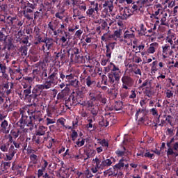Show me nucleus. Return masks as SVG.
<instances>
[{
  "instance_id": "e2e57ef3",
  "label": "nucleus",
  "mask_w": 178,
  "mask_h": 178,
  "mask_svg": "<svg viewBox=\"0 0 178 178\" xmlns=\"http://www.w3.org/2000/svg\"><path fill=\"white\" fill-rule=\"evenodd\" d=\"M58 74L60 76V79H61V81H65V79L66 81L67 74H65L62 71H60V72L58 71Z\"/></svg>"
},
{
  "instance_id": "bb28decb",
  "label": "nucleus",
  "mask_w": 178,
  "mask_h": 178,
  "mask_svg": "<svg viewBox=\"0 0 178 178\" xmlns=\"http://www.w3.org/2000/svg\"><path fill=\"white\" fill-rule=\"evenodd\" d=\"M33 10L31 8H25L22 10V15L27 20H33Z\"/></svg>"
},
{
  "instance_id": "6ab92c4d",
  "label": "nucleus",
  "mask_w": 178,
  "mask_h": 178,
  "mask_svg": "<svg viewBox=\"0 0 178 178\" xmlns=\"http://www.w3.org/2000/svg\"><path fill=\"white\" fill-rule=\"evenodd\" d=\"M86 92H87L86 86H81L80 88H78L75 92H73L72 94H74L76 98L83 99L84 97H86Z\"/></svg>"
},
{
  "instance_id": "4be33fe9",
  "label": "nucleus",
  "mask_w": 178,
  "mask_h": 178,
  "mask_svg": "<svg viewBox=\"0 0 178 178\" xmlns=\"http://www.w3.org/2000/svg\"><path fill=\"white\" fill-rule=\"evenodd\" d=\"M115 42H110L106 45V57L108 59L112 58V52L115 49Z\"/></svg>"
},
{
  "instance_id": "cd10ccee",
  "label": "nucleus",
  "mask_w": 178,
  "mask_h": 178,
  "mask_svg": "<svg viewBox=\"0 0 178 178\" xmlns=\"http://www.w3.org/2000/svg\"><path fill=\"white\" fill-rule=\"evenodd\" d=\"M124 168V157H122L115 165L113 166V170L115 172H118L122 170Z\"/></svg>"
},
{
  "instance_id": "423d86ee",
  "label": "nucleus",
  "mask_w": 178,
  "mask_h": 178,
  "mask_svg": "<svg viewBox=\"0 0 178 178\" xmlns=\"http://www.w3.org/2000/svg\"><path fill=\"white\" fill-rule=\"evenodd\" d=\"M88 98L92 99V103L93 102V104H95V101H98V102H100L102 105H105L107 101L106 97H105L104 94H102L101 92H97L95 90L89 92Z\"/></svg>"
},
{
  "instance_id": "f03ea898",
  "label": "nucleus",
  "mask_w": 178,
  "mask_h": 178,
  "mask_svg": "<svg viewBox=\"0 0 178 178\" xmlns=\"http://www.w3.org/2000/svg\"><path fill=\"white\" fill-rule=\"evenodd\" d=\"M44 90H49L45 83L36 85L33 88L31 95H30V101L31 99H33V102H38L40 99L44 101L47 93L44 92Z\"/></svg>"
},
{
  "instance_id": "0e129e2a",
  "label": "nucleus",
  "mask_w": 178,
  "mask_h": 178,
  "mask_svg": "<svg viewBox=\"0 0 178 178\" xmlns=\"http://www.w3.org/2000/svg\"><path fill=\"white\" fill-rule=\"evenodd\" d=\"M6 17H8V16L1 14L0 15V23H1L3 24H6Z\"/></svg>"
},
{
  "instance_id": "c756f323",
  "label": "nucleus",
  "mask_w": 178,
  "mask_h": 178,
  "mask_svg": "<svg viewBox=\"0 0 178 178\" xmlns=\"http://www.w3.org/2000/svg\"><path fill=\"white\" fill-rule=\"evenodd\" d=\"M48 130V127H44L43 125L39 126L38 130L35 131V136H45V133H47Z\"/></svg>"
},
{
  "instance_id": "f704fd0d",
  "label": "nucleus",
  "mask_w": 178,
  "mask_h": 178,
  "mask_svg": "<svg viewBox=\"0 0 178 178\" xmlns=\"http://www.w3.org/2000/svg\"><path fill=\"white\" fill-rule=\"evenodd\" d=\"M158 45L159 44L157 42L151 43L149 47L147 49V52L149 54H155V49H158Z\"/></svg>"
},
{
  "instance_id": "72a5a7b5",
  "label": "nucleus",
  "mask_w": 178,
  "mask_h": 178,
  "mask_svg": "<svg viewBox=\"0 0 178 178\" xmlns=\"http://www.w3.org/2000/svg\"><path fill=\"white\" fill-rule=\"evenodd\" d=\"M37 67H39L40 70H48V64L45 61H39L36 63Z\"/></svg>"
},
{
  "instance_id": "7ed1b4c3",
  "label": "nucleus",
  "mask_w": 178,
  "mask_h": 178,
  "mask_svg": "<svg viewBox=\"0 0 178 178\" xmlns=\"http://www.w3.org/2000/svg\"><path fill=\"white\" fill-rule=\"evenodd\" d=\"M58 81H62V80L59 79V70L56 67H51L49 71L48 76L44 84L47 86V88L49 89L56 86Z\"/></svg>"
},
{
  "instance_id": "37998d69",
  "label": "nucleus",
  "mask_w": 178,
  "mask_h": 178,
  "mask_svg": "<svg viewBox=\"0 0 178 178\" xmlns=\"http://www.w3.org/2000/svg\"><path fill=\"white\" fill-rule=\"evenodd\" d=\"M65 56H66V55L65 54H63L62 52H58V53H56L55 59H56V60H58L60 58V60L62 62H64Z\"/></svg>"
},
{
  "instance_id": "603ef678",
  "label": "nucleus",
  "mask_w": 178,
  "mask_h": 178,
  "mask_svg": "<svg viewBox=\"0 0 178 178\" xmlns=\"http://www.w3.org/2000/svg\"><path fill=\"white\" fill-rule=\"evenodd\" d=\"M0 149L2 151V152H8V150L9 149V144H3L0 146Z\"/></svg>"
},
{
  "instance_id": "20e7f679",
  "label": "nucleus",
  "mask_w": 178,
  "mask_h": 178,
  "mask_svg": "<svg viewBox=\"0 0 178 178\" xmlns=\"http://www.w3.org/2000/svg\"><path fill=\"white\" fill-rule=\"evenodd\" d=\"M113 67L111 69V72L108 74V82L111 84H115V83H119L120 81V69L116 66V65L111 63Z\"/></svg>"
},
{
  "instance_id": "f257e3e1",
  "label": "nucleus",
  "mask_w": 178,
  "mask_h": 178,
  "mask_svg": "<svg viewBox=\"0 0 178 178\" xmlns=\"http://www.w3.org/2000/svg\"><path fill=\"white\" fill-rule=\"evenodd\" d=\"M19 113L21 118L17 122V127L23 130L26 129L25 127L26 126V127H29V130H33V128L35 126V123L33 121L30 109L20 108Z\"/></svg>"
},
{
  "instance_id": "5fc2aeb1",
  "label": "nucleus",
  "mask_w": 178,
  "mask_h": 178,
  "mask_svg": "<svg viewBox=\"0 0 178 178\" xmlns=\"http://www.w3.org/2000/svg\"><path fill=\"white\" fill-rule=\"evenodd\" d=\"M158 60L153 61L152 63V72H158Z\"/></svg>"
},
{
  "instance_id": "ddd939ff",
  "label": "nucleus",
  "mask_w": 178,
  "mask_h": 178,
  "mask_svg": "<svg viewBox=\"0 0 178 178\" xmlns=\"http://www.w3.org/2000/svg\"><path fill=\"white\" fill-rule=\"evenodd\" d=\"M29 131V129H18L16 130H11L10 131V136L13 137V138L16 139L17 137H19V139L20 141H24V134L27 133Z\"/></svg>"
},
{
  "instance_id": "473e14b6",
  "label": "nucleus",
  "mask_w": 178,
  "mask_h": 178,
  "mask_svg": "<svg viewBox=\"0 0 178 178\" xmlns=\"http://www.w3.org/2000/svg\"><path fill=\"white\" fill-rule=\"evenodd\" d=\"M88 100L83 101L81 102V100H79L78 102V105H81V106H86V108H91L92 106V100L91 98H88Z\"/></svg>"
},
{
  "instance_id": "412c9836",
  "label": "nucleus",
  "mask_w": 178,
  "mask_h": 178,
  "mask_svg": "<svg viewBox=\"0 0 178 178\" xmlns=\"http://www.w3.org/2000/svg\"><path fill=\"white\" fill-rule=\"evenodd\" d=\"M16 152H17V149H15V146L11 145L10 147H8V152L6 154L5 161H12Z\"/></svg>"
},
{
  "instance_id": "13d9d810",
  "label": "nucleus",
  "mask_w": 178,
  "mask_h": 178,
  "mask_svg": "<svg viewBox=\"0 0 178 178\" xmlns=\"http://www.w3.org/2000/svg\"><path fill=\"white\" fill-rule=\"evenodd\" d=\"M75 77H76V76H75V75H74V74H72V73H70V74H67L66 80H65L66 83L70 82V81H72L73 79H74Z\"/></svg>"
},
{
  "instance_id": "09e8293b",
  "label": "nucleus",
  "mask_w": 178,
  "mask_h": 178,
  "mask_svg": "<svg viewBox=\"0 0 178 178\" xmlns=\"http://www.w3.org/2000/svg\"><path fill=\"white\" fill-rule=\"evenodd\" d=\"M28 8V9H32V10H34L35 9V4H33L31 3H29V1H26L24 3V8L23 9H26V8Z\"/></svg>"
},
{
  "instance_id": "c9c22d12",
  "label": "nucleus",
  "mask_w": 178,
  "mask_h": 178,
  "mask_svg": "<svg viewBox=\"0 0 178 178\" xmlns=\"http://www.w3.org/2000/svg\"><path fill=\"white\" fill-rule=\"evenodd\" d=\"M33 143H35L37 145H40L42 144V138H41V136L33 135L32 138Z\"/></svg>"
},
{
  "instance_id": "2f4dec72",
  "label": "nucleus",
  "mask_w": 178,
  "mask_h": 178,
  "mask_svg": "<svg viewBox=\"0 0 178 178\" xmlns=\"http://www.w3.org/2000/svg\"><path fill=\"white\" fill-rule=\"evenodd\" d=\"M161 26H168V13L163 12L161 15H159Z\"/></svg>"
},
{
  "instance_id": "a211bd4d",
  "label": "nucleus",
  "mask_w": 178,
  "mask_h": 178,
  "mask_svg": "<svg viewBox=\"0 0 178 178\" xmlns=\"http://www.w3.org/2000/svg\"><path fill=\"white\" fill-rule=\"evenodd\" d=\"M11 127L12 124H9L6 120H3L1 123L0 133H3V134H9Z\"/></svg>"
},
{
  "instance_id": "4468645a",
  "label": "nucleus",
  "mask_w": 178,
  "mask_h": 178,
  "mask_svg": "<svg viewBox=\"0 0 178 178\" xmlns=\"http://www.w3.org/2000/svg\"><path fill=\"white\" fill-rule=\"evenodd\" d=\"M43 165L41 167V169H39L38 170V177H42V178H54V177H52V175H50L49 174H48L47 172H45V174L44 175V172H45V170H47V168L48 167V161H47V160L43 159Z\"/></svg>"
},
{
  "instance_id": "b1692460",
  "label": "nucleus",
  "mask_w": 178,
  "mask_h": 178,
  "mask_svg": "<svg viewBox=\"0 0 178 178\" xmlns=\"http://www.w3.org/2000/svg\"><path fill=\"white\" fill-rule=\"evenodd\" d=\"M136 28L131 27L127 30L124 33V38L126 40H130V38H136Z\"/></svg>"
},
{
  "instance_id": "9d476101",
  "label": "nucleus",
  "mask_w": 178,
  "mask_h": 178,
  "mask_svg": "<svg viewBox=\"0 0 178 178\" xmlns=\"http://www.w3.org/2000/svg\"><path fill=\"white\" fill-rule=\"evenodd\" d=\"M30 112L32 120L33 123H35V127H37L38 124H40L44 122V118H42V114L41 113V111L30 109Z\"/></svg>"
},
{
  "instance_id": "de8ad7c7",
  "label": "nucleus",
  "mask_w": 178,
  "mask_h": 178,
  "mask_svg": "<svg viewBox=\"0 0 178 178\" xmlns=\"http://www.w3.org/2000/svg\"><path fill=\"white\" fill-rule=\"evenodd\" d=\"M137 3H140V8H147L148 6H149L148 0H139L137 1Z\"/></svg>"
},
{
  "instance_id": "c03bdc74",
  "label": "nucleus",
  "mask_w": 178,
  "mask_h": 178,
  "mask_svg": "<svg viewBox=\"0 0 178 178\" xmlns=\"http://www.w3.org/2000/svg\"><path fill=\"white\" fill-rule=\"evenodd\" d=\"M29 49L27 48V46H21L19 51L21 53L22 56H27V50Z\"/></svg>"
},
{
  "instance_id": "7c9ffc66",
  "label": "nucleus",
  "mask_w": 178,
  "mask_h": 178,
  "mask_svg": "<svg viewBox=\"0 0 178 178\" xmlns=\"http://www.w3.org/2000/svg\"><path fill=\"white\" fill-rule=\"evenodd\" d=\"M95 154H97V152L92 149H86L84 150V154L86 155V158L85 159V161H87V159H90V158H92V156H95Z\"/></svg>"
},
{
  "instance_id": "338daca9",
  "label": "nucleus",
  "mask_w": 178,
  "mask_h": 178,
  "mask_svg": "<svg viewBox=\"0 0 178 178\" xmlns=\"http://www.w3.org/2000/svg\"><path fill=\"white\" fill-rule=\"evenodd\" d=\"M165 97L166 98H172L173 97V91L169 89L165 90Z\"/></svg>"
},
{
  "instance_id": "864d4df0",
  "label": "nucleus",
  "mask_w": 178,
  "mask_h": 178,
  "mask_svg": "<svg viewBox=\"0 0 178 178\" xmlns=\"http://www.w3.org/2000/svg\"><path fill=\"white\" fill-rule=\"evenodd\" d=\"M61 92L65 95H69V93L70 92V86L69 84H67L65 88L62 90Z\"/></svg>"
},
{
  "instance_id": "1a4fd4ad",
  "label": "nucleus",
  "mask_w": 178,
  "mask_h": 178,
  "mask_svg": "<svg viewBox=\"0 0 178 178\" xmlns=\"http://www.w3.org/2000/svg\"><path fill=\"white\" fill-rule=\"evenodd\" d=\"M121 81L122 83V90H130V88L134 86V79L129 74H124L121 78Z\"/></svg>"
},
{
  "instance_id": "69168bd1",
  "label": "nucleus",
  "mask_w": 178,
  "mask_h": 178,
  "mask_svg": "<svg viewBox=\"0 0 178 178\" xmlns=\"http://www.w3.org/2000/svg\"><path fill=\"white\" fill-rule=\"evenodd\" d=\"M38 12H40V13H44V12H47V7L44 6V3H41L38 8Z\"/></svg>"
},
{
  "instance_id": "a18cd8bd",
  "label": "nucleus",
  "mask_w": 178,
  "mask_h": 178,
  "mask_svg": "<svg viewBox=\"0 0 178 178\" xmlns=\"http://www.w3.org/2000/svg\"><path fill=\"white\" fill-rule=\"evenodd\" d=\"M122 149L123 150L118 149L117 151H115V154L118 157L124 156V154H126V151H127V149L124 146H122Z\"/></svg>"
},
{
  "instance_id": "4c0bfd02",
  "label": "nucleus",
  "mask_w": 178,
  "mask_h": 178,
  "mask_svg": "<svg viewBox=\"0 0 178 178\" xmlns=\"http://www.w3.org/2000/svg\"><path fill=\"white\" fill-rule=\"evenodd\" d=\"M79 79H77V76H75L70 82H69V86H72V87H74L75 88H77L79 87Z\"/></svg>"
},
{
  "instance_id": "2eb2a0df",
  "label": "nucleus",
  "mask_w": 178,
  "mask_h": 178,
  "mask_svg": "<svg viewBox=\"0 0 178 178\" xmlns=\"http://www.w3.org/2000/svg\"><path fill=\"white\" fill-rule=\"evenodd\" d=\"M86 15L92 19H98L99 16V7H97V6L96 7H88Z\"/></svg>"
},
{
  "instance_id": "6e6d98bb",
  "label": "nucleus",
  "mask_w": 178,
  "mask_h": 178,
  "mask_svg": "<svg viewBox=\"0 0 178 178\" xmlns=\"http://www.w3.org/2000/svg\"><path fill=\"white\" fill-rule=\"evenodd\" d=\"M8 4L6 3H3L1 5L0 3V10L1 12H3L4 13H6L8 12Z\"/></svg>"
},
{
  "instance_id": "79ce46f5",
  "label": "nucleus",
  "mask_w": 178,
  "mask_h": 178,
  "mask_svg": "<svg viewBox=\"0 0 178 178\" xmlns=\"http://www.w3.org/2000/svg\"><path fill=\"white\" fill-rule=\"evenodd\" d=\"M48 70H43V71H40L39 72V76L41 79V80H46L47 79H48V73H47Z\"/></svg>"
},
{
  "instance_id": "5701e85b",
  "label": "nucleus",
  "mask_w": 178,
  "mask_h": 178,
  "mask_svg": "<svg viewBox=\"0 0 178 178\" xmlns=\"http://www.w3.org/2000/svg\"><path fill=\"white\" fill-rule=\"evenodd\" d=\"M154 9L155 11L152 12L153 16H154V19L156 20H159V17H158V15L163 13V10H162V5L156 4L154 6Z\"/></svg>"
},
{
  "instance_id": "9b49d317",
  "label": "nucleus",
  "mask_w": 178,
  "mask_h": 178,
  "mask_svg": "<svg viewBox=\"0 0 178 178\" xmlns=\"http://www.w3.org/2000/svg\"><path fill=\"white\" fill-rule=\"evenodd\" d=\"M95 162L97 163V168H100V169H104V168H109V166H112V160L110 159H105V157H103L102 160L101 156L95 157Z\"/></svg>"
},
{
  "instance_id": "052dcab7",
  "label": "nucleus",
  "mask_w": 178,
  "mask_h": 178,
  "mask_svg": "<svg viewBox=\"0 0 178 178\" xmlns=\"http://www.w3.org/2000/svg\"><path fill=\"white\" fill-rule=\"evenodd\" d=\"M6 69H8L6 64L0 63V73H4V72H6Z\"/></svg>"
},
{
  "instance_id": "0eeeda50",
  "label": "nucleus",
  "mask_w": 178,
  "mask_h": 178,
  "mask_svg": "<svg viewBox=\"0 0 178 178\" xmlns=\"http://www.w3.org/2000/svg\"><path fill=\"white\" fill-rule=\"evenodd\" d=\"M22 89L19 94V98L21 99H29L30 101V95H31V92H33V90H31L32 85L28 83H22Z\"/></svg>"
},
{
  "instance_id": "6e6552de",
  "label": "nucleus",
  "mask_w": 178,
  "mask_h": 178,
  "mask_svg": "<svg viewBox=\"0 0 178 178\" xmlns=\"http://www.w3.org/2000/svg\"><path fill=\"white\" fill-rule=\"evenodd\" d=\"M23 23H24V22L19 19V17H17V15H8L6 17V24L12 26L15 29H17V27L20 29V27L23 26Z\"/></svg>"
},
{
  "instance_id": "ea45409f",
  "label": "nucleus",
  "mask_w": 178,
  "mask_h": 178,
  "mask_svg": "<svg viewBox=\"0 0 178 178\" xmlns=\"http://www.w3.org/2000/svg\"><path fill=\"white\" fill-rule=\"evenodd\" d=\"M74 95H73V93L70 95V98H71V102H72V106H76V105H78L79 104V98H77V97H74Z\"/></svg>"
},
{
  "instance_id": "58836bf2",
  "label": "nucleus",
  "mask_w": 178,
  "mask_h": 178,
  "mask_svg": "<svg viewBox=\"0 0 178 178\" xmlns=\"http://www.w3.org/2000/svg\"><path fill=\"white\" fill-rule=\"evenodd\" d=\"M173 40L174 41L176 40V36L174 34H170L165 38L166 42H169L170 45H173Z\"/></svg>"
},
{
  "instance_id": "8fccbe9b",
  "label": "nucleus",
  "mask_w": 178,
  "mask_h": 178,
  "mask_svg": "<svg viewBox=\"0 0 178 178\" xmlns=\"http://www.w3.org/2000/svg\"><path fill=\"white\" fill-rule=\"evenodd\" d=\"M145 31H147V28L144 27V24H141L140 26L139 35H147Z\"/></svg>"
},
{
  "instance_id": "39448f33",
  "label": "nucleus",
  "mask_w": 178,
  "mask_h": 178,
  "mask_svg": "<svg viewBox=\"0 0 178 178\" xmlns=\"http://www.w3.org/2000/svg\"><path fill=\"white\" fill-rule=\"evenodd\" d=\"M168 147L167 156H178V141L175 142V138H172L166 143Z\"/></svg>"
},
{
  "instance_id": "49530a36",
  "label": "nucleus",
  "mask_w": 178,
  "mask_h": 178,
  "mask_svg": "<svg viewBox=\"0 0 178 178\" xmlns=\"http://www.w3.org/2000/svg\"><path fill=\"white\" fill-rule=\"evenodd\" d=\"M29 159L31 162H32L33 165H37V161H38V156L36 154H30Z\"/></svg>"
},
{
  "instance_id": "e433bc0d",
  "label": "nucleus",
  "mask_w": 178,
  "mask_h": 178,
  "mask_svg": "<svg viewBox=\"0 0 178 178\" xmlns=\"http://www.w3.org/2000/svg\"><path fill=\"white\" fill-rule=\"evenodd\" d=\"M10 162H2L0 166V169L2 172H6L10 168Z\"/></svg>"
},
{
  "instance_id": "c85d7f7f",
  "label": "nucleus",
  "mask_w": 178,
  "mask_h": 178,
  "mask_svg": "<svg viewBox=\"0 0 178 178\" xmlns=\"http://www.w3.org/2000/svg\"><path fill=\"white\" fill-rule=\"evenodd\" d=\"M3 45L7 47L8 51H10L13 47V42H12V38H8V35H6L3 40Z\"/></svg>"
},
{
  "instance_id": "680f3d73",
  "label": "nucleus",
  "mask_w": 178,
  "mask_h": 178,
  "mask_svg": "<svg viewBox=\"0 0 178 178\" xmlns=\"http://www.w3.org/2000/svg\"><path fill=\"white\" fill-rule=\"evenodd\" d=\"M79 137V134H77V131L76 130H72V133L71 134V138L72 141H76V138Z\"/></svg>"
},
{
  "instance_id": "dca6fc26",
  "label": "nucleus",
  "mask_w": 178,
  "mask_h": 178,
  "mask_svg": "<svg viewBox=\"0 0 178 178\" xmlns=\"http://www.w3.org/2000/svg\"><path fill=\"white\" fill-rule=\"evenodd\" d=\"M97 23L99 24L96 27V31L98 34H101L102 30H106V31L109 30V26H108V19H100L97 21Z\"/></svg>"
},
{
  "instance_id": "f8f14e48",
  "label": "nucleus",
  "mask_w": 178,
  "mask_h": 178,
  "mask_svg": "<svg viewBox=\"0 0 178 178\" xmlns=\"http://www.w3.org/2000/svg\"><path fill=\"white\" fill-rule=\"evenodd\" d=\"M103 8H104L102 11V17L105 19L108 13H111L113 10V1H106L103 4Z\"/></svg>"
},
{
  "instance_id": "a19ab883",
  "label": "nucleus",
  "mask_w": 178,
  "mask_h": 178,
  "mask_svg": "<svg viewBox=\"0 0 178 178\" xmlns=\"http://www.w3.org/2000/svg\"><path fill=\"white\" fill-rule=\"evenodd\" d=\"M143 94H145L146 97H148V98H151V97H152V90L151 88L146 86Z\"/></svg>"
},
{
  "instance_id": "393cba45",
  "label": "nucleus",
  "mask_w": 178,
  "mask_h": 178,
  "mask_svg": "<svg viewBox=\"0 0 178 178\" xmlns=\"http://www.w3.org/2000/svg\"><path fill=\"white\" fill-rule=\"evenodd\" d=\"M88 109L89 112H90V115H92L93 120H95V118H97V115H98V112L99 111L98 106H95V103L92 102V106L88 107Z\"/></svg>"
},
{
  "instance_id": "a878e982",
  "label": "nucleus",
  "mask_w": 178,
  "mask_h": 178,
  "mask_svg": "<svg viewBox=\"0 0 178 178\" xmlns=\"http://www.w3.org/2000/svg\"><path fill=\"white\" fill-rule=\"evenodd\" d=\"M56 2H58V0H44L43 5L45 6L47 12H49L55 6Z\"/></svg>"
},
{
  "instance_id": "aec40b11",
  "label": "nucleus",
  "mask_w": 178,
  "mask_h": 178,
  "mask_svg": "<svg viewBox=\"0 0 178 178\" xmlns=\"http://www.w3.org/2000/svg\"><path fill=\"white\" fill-rule=\"evenodd\" d=\"M85 84L88 88H95L97 87V79L92 76H88L85 78Z\"/></svg>"
},
{
  "instance_id": "774afa93",
  "label": "nucleus",
  "mask_w": 178,
  "mask_h": 178,
  "mask_svg": "<svg viewBox=\"0 0 178 178\" xmlns=\"http://www.w3.org/2000/svg\"><path fill=\"white\" fill-rule=\"evenodd\" d=\"M114 35L116 38H120V36L122 35V29L115 31Z\"/></svg>"
},
{
  "instance_id": "f3484780",
  "label": "nucleus",
  "mask_w": 178,
  "mask_h": 178,
  "mask_svg": "<svg viewBox=\"0 0 178 178\" xmlns=\"http://www.w3.org/2000/svg\"><path fill=\"white\" fill-rule=\"evenodd\" d=\"M110 122H111L112 124H113V123H116V120L115 119V117L111 115L106 119L104 118V117H102L99 122V126H100L101 127H108V126H109Z\"/></svg>"
},
{
  "instance_id": "4d7b16f0",
  "label": "nucleus",
  "mask_w": 178,
  "mask_h": 178,
  "mask_svg": "<svg viewBox=\"0 0 178 178\" xmlns=\"http://www.w3.org/2000/svg\"><path fill=\"white\" fill-rule=\"evenodd\" d=\"M24 79L25 80V81L22 83H27L28 84H31V83L34 81V77L31 76H25L24 77Z\"/></svg>"
},
{
  "instance_id": "3c124183",
  "label": "nucleus",
  "mask_w": 178,
  "mask_h": 178,
  "mask_svg": "<svg viewBox=\"0 0 178 178\" xmlns=\"http://www.w3.org/2000/svg\"><path fill=\"white\" fill-rule=\"evenodd\" d=\"M92 162L95 165V168H91V172H92V173H97V172H98V169H101V167H97V162H95V158L92 161Z\"/></svg>"
},
{
  "instance_id": "bf43d9fd",
  "label": "nucleus",
  "mask_w": 178,
  "mask_h": 178,
  "mask_svg": "<svg viewBox=\"0 0 178 178\" xmlns=\"http://www.w3.org/2000/svg\"><path fill=\"white\" fill-rule=\"evenodd\" d=\"M163 48V54H164L165 55H167L168 51H169V49H170V46L168 44H165L164 46L162 47Z\"/></svg>"
}]
</instances>
